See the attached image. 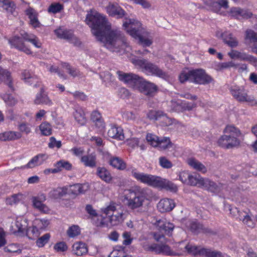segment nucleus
Segmentation results:
<instances>
[{
  "instance_id": "obj_35",
  "label": "nucleus",
  "mask_w": 257,
  "mask_h": 257,
  "mask_svg": "<svg viewBox=\"0 0 257 257\" xmlns=\"http://www.w3.org/2000/svg\"><path fill=\"white\" fill-rule=\"evenodd\" d=\"M0 3H2V7L8 13L13 14L16 9L15 4L11 0H0Z\"/></svg>"
},
{
  "instance_id": "obj_20",
  "label": "nucleus",
  "mask_w": 257,
  "mask_h": 257,
  "mask_svg": "<svg viewBox=\"0 0 257 257\" xmlns=\"http://www.w3.org/2000/svg\"><path fill=\"white\" fill-rule=\"evenodd\" d=\"M48 158L45 154H40L33 157L23 168H33L42 165Z\"/></svg>"
},
{
  "instance_id": "obj_19",
  "label": "nucleus",
  "mask_w": 257,
  "mask_h": 257,
  "mask_svg": "<svg viewBox=\"0 0 257 257\" xmlns=\"http://www.w3.org/2000/svg\"><path fill=\"white\" fill-rule=\"evenodd\" d=\"M9 43L13 45L17 49L23 51L27 54H31V50L26 47L21 38L18 36H15L9 40Z\"/></svg>"
},
{
  "instance_id": "obj_50",
  "label": "nucleus",
  "mask_w": 257,
  "mask_h": 257,
  "mask_svg": "<svg viewBox=\"0 0 257 257\" xmlns=\"http://www.w3.org/2000/svg\"><path fill=\"white\" fill-rule=\"evenodd\" d=\"M34 224L36 225L39 229H43L48 226L49 221L45 219H36L34 222Z\"/></svg>"
},
{
  "instance_id": "obj_5",
  "label": "nucleus",
  "mask_w": 257,
  "mask_h": 257,
  "mask_svg": "<svg viewBox=\"0 0 257 257\" xmlns=\"http://www.w3.org/2000/svg\"><path fill=\"white\" fill-rule=\"evenodd\" d=\"M123 27L131 36L139 39L140 43L143 47H149L152 44L151 39L145 38L141 35L143 28L139 21L135 19H126L123 22Z\"/></svg>"
},
{
  "instance_id": "obj_13",
  "label": "nucleus",
  "mask_w": 257,
  "mask_h": 257,
  "mask_svg": "<svg viewBox=\"0 0 257 257\" xmlns=\"http://www.w3.org/2000/svg\"><path fill=\"white\" fill-rule=\"evenodd\" d=\"M158 87L154 83L143 80L138 90L148 97H153L158 91Z\"/></svg>"
},
{
  "instance_id": "obj_4",
  "label": "nucleus",
  "mask_w": 257,
  "mask_h": 257,
  "mask_svg": "<svg viewBox=\"0 0 257 257\" xmlns=\"http://www.w3.org/2000/svg\"><path fill=\"white\" fill-rule=\"evenodd\" d=\"M225 134L218 140V144L221 147L230 149L237 147L240 145V141L237 138L241 136L239 129L232 125H227L224 130Z\"/></svg>"
},
{
  "instance_id": "obj_40",
  "label": "nucleus",
  "mask_w": 257,
  "mask_h": 257,
  "mask_svg": "<svg viewBox=\"0 0 257 257\" xmlns=\"http://www.w3.org/2000/svg\"><path fill=\"white\" fill-rule=\"evenodd\" d=\"M223 40L225 44L232 48L237 47L238 44L236 39L233 37L231 33L228 32H225V36L223 37Z\"/></svg>"
},
{
  "instance_id": "obj_54",
  "label": "nucleus",
  "mask_w": 257,
  "mask_h": 257,
  "mask_svg": "<svg viewBox=\"0 0 257 257\" xmlns=\"http://www.w3.org/2000/svg\"><path fill=\"white\" fill-rule=\"evenodd\" d=\"M245 39L251 42H257V33L252 30H247L245 32Z\"/></svg>"
},
{
  "instance_id": "obj_31",
  "label": "nucleus",
  "mask_w": 257,
  "mask_h": 257,
  "mask_svg": "<svg viewBox=\"0 0 257 257\" xmlns=\"http://www.w3.org/2000/svg\"><path fill=\"white\" fill-rule=\"evenodd\" d=\"M75 119L80 125H84L86 122V119L85 116V114L83 109L79 107H76L75 111L73 113Z\"/></svg>"
},
{
  "instance_id": "obj_1",
  "label": "nucleus",
  "mask_w": 257,
  "mask_h": 257,
  "mask_svg": "<svg viewBox=\"0 0 257 257\" xmlns=\"http://www.w3.org/2000/svg\"><path fill=\"white\" fill-rule=\"evenodd\" d=\"M85 22L91 28L92 33L96 38L111 51L121 55L130 49L121 32L112 29L110 23L103 15L91 12L87 15Z\"/></svg>"
},
{
  "instance_id": "obj_38",
  "label": "nucleus",
  "mask_w": 257,
  "mask_h": 257,
  "mask_svg": "<svg viewBox=\"0 0 257 257\" xmlns=\"http://www.w3.org/2000/svg\"><path fill=\"white\" fill-rule=\"evenodd\" d=\"M188 164L193 168L203 173H205L207 171L206 168L205 166L194 159H189L188 160Z\"/></svg>"
},
{
  "instance_id": "obj_56",
  "label": "nucleus",
  "mask_w": 257,
  "mask_h": 257,
  "mask_svg": "<svg viewBox=\"0 0 257 257\" xmlns=\"http://www.w3.org/2000/svg\"><path fill=\"white\" fill-rule=\"evenodd\" d=\"M161 115H162L161 111L150 110L147 114V117L150 120H159L160 119Z\"/></svg>"
},
{
  "instance_id": "obj_48",
  "label": "nucleus",
  "mask_w": 257,
  "mask_h": 257,
  "mask_svg": "<svg viewBox=\"0 0 257 257\" xmlns=\"http://www.w3.org/2000/svg\"><path fill=\"white\" fill-rule=\"evenodd\" d=\"M146 140L152 146L157 147L158 146L159 138L157 136L148 134L146 136Z\"/></svg>"
},
{
  "instance_id": "obj_42",
  "label": "nucleus",
  "mask_w": 257,
  "mask_h": 257,
  "mask_svg": "<svg viewBox=\"0 0 257 257\" xmlns=\"http://www.w3.org/2000/svg\"><path fill=\"white\" fill-rule=\"evenodd\" d=\"M204 178H203L200 176V175L198 174L192 175L190 174L189 179L188 181V183L187 184L190 185L191 186H199L201 187L202 184L203 182L202 180H204Z\"/></svg>"
},
{
  "instance_id": "obj_14",
  "label": "nucleus",
  "mask_w": 257,
  "mask_h": 257,
  "mask_svg": "<svg viewBox=\"0 0 257 257\" xmlns=\"http://www.w3.org/2000/svg\"><path fill=\"white\" fill-rule=\"evenodd\" d=\"M103 157L108 164L114 168L119 170H123L126 168V164L119 157L112 156L107 152L103 153Z\"/></svg>"
},
{
  "instance_id": "obj_3",
  "label": "nucleus",
  "mask_w": 257,
  "mask_h": 257,
  "mask_svg": "<svg viewBox=\"0 0 257 257\" xmlns=\"http://www.w3.org/2000/svg\"><path fill=\"white\" fill-rule=\"evenodd\" d=\"M22 79L25 83L32 85L35 88L40 87V91L36 95L34 102L36 104H45L51 105L52 101L45 93L44 89L40 80L33 73L29 70H25L22 73Z\"/></svg>"
},
{
  "instance_id": "obj_30",
  "label": "nucleus",
  "mask_w": 257,
  "mask_h": 257,
  "mask_svg": "<svg viewBox=\"0 0 257 257\" xmlns=\"http://www.w3.org/2000/svg\"><path fill=\"white\" fill-rule=\"evenodd\" d=\"M96 155L93 154H88L81 157V162L86 166L94 168L96 166Z\"/></svg>"
},
{
  "instance_id": "obj_44",
  "label": "nucleus",
  "mask_w": 257,
  "mask_h": 257,
  "mask_svg": "<svg viewBox=\"0 0 257 257\" xmlns=\"http://www.w3.org/2000/svg\"><path fill=\"white\" fill-rule=\"evenodd\" d=\"M41 134L43 136H48L52 134V127L50 124L47 122H42L39 126Z\"/></svg>"
},
{
  "instance_id": "obj_21",
  "label": "nucleus",
  "mask_w": 257,
  "mask_h": 257,
  "mask_svg": "<svg viewBox=\"0 0 257 257\" xmlns=\"http://www.w3.org/2000/svg\"><path fill=\"white\" fill-rule=\"evenodd\" d=\"M156 187L165 189L172 192L175 193L178 190L177 186L172 182L159 177Z\"/></svg>"
},
{
  "instance_id": "obj_6",
  "label": "nucleus",
  "mask_w": 257,
  "mask_h": 257,
  "mask_svg": "<svg viewBox=\"0 0 257 257\" xmlns=\"http://www.w3.org/2000/svg\"><path fill=\"white\" fill-rule=\"evenodd\" d=\"M132 62L136 66H139L143 71L149 74L157 76L160 78L167 79L169 78L168 74L159 68L157 65L149 62L145 59H134Z\"/></svg>"
},
{
  "instance_id": "obj_18",
  "label": "nucleus",
  "mask_w": 257,
  "mask_h": 257,
  "mask_svg": "<svg viewBox=\"0 0 257 257\" xmlns=\"http://www.w3.org/2000/svg\"><path fill=\"white\" fill-rule=\"evenodd\" d=\"M230 14L232 17L237 19H248L252 16L251 13L238 7L232 8L230 10Z\"/></svg>"
},
{
  "instance_id": "obj_22",
  "label": "nucleus",
  "mask_w": 257,
  "mask_h": 257,
  "mask_svg": "<svg viewBox=\"0 0 257 257\" xmlns=\"http://www.w3.org/2000/svg\"><path fill=\"white\" fill-rule=\"evenodd\" d=\"M0 81L4 82L12 90H14L12 85V78L10 72L2 67H0Z\"/></svg>"
},
{
  "instance_id": "obj_24",
  "label": "nucleus",
  "mask_w": 257,
  "mask_h": 257,
  "mask_svg": "<svg viewBox=\"0 0 257 257\" xmlns=\"http://www.w3.org/2000/svg\"><path fill=\"white\" fill-rule=\"evenodd\" d=\"M189 227L190 230L195 234L200 232H204L205 233H212L213 232L210 229L204 228L202 224L196 221L190 222Z\"/></svg>"
},
{
  "instance_id": "obj_36",
  "label": "nucleus",
  "mask_w": 257,
  "mask_h": 257,
  "mask_svg": "<svg viewBox=\"0 0 257 257\" xmlns=\"http://www.w3.org/2000/svg\"><path fill=\"white\" fill-rule=\"evenodd\" d=\"M26 222L25 219L22 218L17 219L15 223V228L14 232L20 233L24 234L27 230Z\"/></svg>"
},
{
  "instance_id": "obj_57",
  "label": "nucleus",
  "mask_w": 257,
  "mask_h": 257,
  "mask_svg": "<svg viewBox=\"0 0 257 257\" xmlns=\"http://www.w3.org/2000/svg\"><path fill=\"white\" fill-rule=\"evenodd\" d=\"M62 146V143L60 141H57L54 137H51L49 139V143H48V147L50 149L56 148L60 149Z\"/></svg>"
},
{
  "instance_id": "obj_58",
  "label": "nucleus",
  "mask_w": 257,
  "mask_h": 257,
  "mask_svg": "<svg viewBox=\"0 0 257 257\" xmlns=\"http://www.w3.org/2000/svg\"><path fill=\"white\" fill-rule=\"evenodd\" d=\"M159 164L163 168L170 169L172 167V163L166 157H161L159 158Z\"/></svg>"
},
{
  "instance_id": "obj_33",
  "label": "nucleus",
  "mask_w": 257,
  "mask_h": 257,
  "mask_svg": "<svg viewBox=\"0 0 257 257\" xmlns=\"http://www.w3.org/2000/svg\"><path fill=\"white\" fill-rule=\"evenodd\" d=\"M55 33L58 38L66 40L68 42L73 35V33L71 30H67L61 28L55 30Z\"/></svg>"
},
{
  "instance_id": "obj_49",
  "label": "nucleus",
  "mask_w": 257,
  "mask_h": 257,
  "mask_svg": "<svg viewBox=\"0 0 257 257\" xmlns=\"http://www.w3.org/2000/svg\"><path fill=\"white\" fill-rule=\"evenodd\" d=\"M5 250L6 252L16 254H19L22 252V250L20 249V247L17 244L14 243L9 244L6 246L5 248Z\"/></svg>"
},
{
  "instance_id": "obj_28",
  "label": "nucleus",
  "mask_w": 257,
  "mask_h": 257,
  "mask_svg": "<svg viewBox=\"0 0 257 257\" xmlns=\"http://www.w3.org/2000/svg\"><path fill=\"white\" fill-rule=\"evenodd\" d=\"M25 12L30 20L31 24L35 28L39 27L40 23L38 21L36 11L32 8L29 7Z\"/></svg>"
},
{
  "instance_id": "obj_15",
  "label": "nucleus",
  "mask_w": 257,
  "mask_h": 257,
  "mask_svg": "<svg viewBox=\"0 0 257 257\" xmlns=\"http://www.w3.org/2000/svg\"><path fill=\"white\" fill-rule=\"evenodd\" d=\"M106 9L108 14L111 17L121 18L125 15L124 11L116 3H109Z\"/></svg>"
},
{
  "instance_id": "obj_7",
  "label": "nucleus",
  "mask_w": 257,
  "mask_h": 257,
  "mask_svg": "<svg viewBox=\"0 0 257 257\" xmlns=\"http://www.w3.org/2000/svg\"><path fill=\"white\" fill-rule=\"evenodd\" d=\"M166 240L160 241L161 243L145 244L143 247L145 250L154 252L156 254L168 256H180L181 253L179 251H174L168 245L166 244Z\"/></svg>"
},
{
  "instance_id": "obj_26",
  "label": "nucleus",
  "mask_w": 257,
  "mask_h": 257,
  "mask_svg": "<svg viewBox=\"0 0 257 257\" xmlns=\"http://www.w3.org/2000/svg\"><path fill=\"white\" fill-rule=\"evenodd\" d=\"M202 181L203 183L201 187H204L208 191L213 193H218L220 191V185H217L208 179H204Z\"/></svg>"
},
{
  "instance_id": "obj_25",
  "label": "nucleus",
  "mask_w": 257,
  "mask_h": 257,
  "mask_svg": "<svg viewBox=\"0 0 257 257\" xmlns=\"http://www.w3.org/2000/svg\"><path fill=\"white\" fill-rule=\"evenodd\" d=\"M21 36L23 39L30 42L36 48H39L41 47V43L35 35L23 31L21 32Z\"/></svg>"
},
{
  "instance_id": "obj_55",
  "label": "nucleus",
  "mask_w": 257,
  "mask_h": 257,
  "mask_svg": "<svg viewBox=\"0 0 257 257\" xmlns=\"http://www.w3.org/2000/svg\"><path fill=\"white\" fill-rule=\"evenodd\" d=\"M22 198L21 194H15L12 196L11 197L8 198L6 199V203L8 204L12 205L18 203L20 201Z\"/></svg>"
},
{
  "instance_id": "obj_9",
  "label": "nucleus",
  "mask_w": 257,
  "mask_h": 257,
  "mask_svg": "<svg viewBox=\"0 0 257 257\" xmlns=\"http://www.w3.org/2000/svg\"><path fill=\"white\" fill-rule=\"evenodd\" d=\"M117 74L119 80L134 89H138L143 80L142 77L133 73H126L118 71L117 72Z\"/></svg>"
},
{
  "instance_id": "obj_29",
  "label": "nucleus",
  "mask_w": 257,
  "mask_h": 257,
  "mask_svg": "<svg viewBox=\"0 0 257 257\" xmlns=\"http://www.w3.org/2000/svg\"><path fill=\"white\" fill-rule=\"evenodd\" d=\"M22 137L19 132L9 131L0 134V140L3 141H10L18 140Z\"/></svg>"
},
{
  "instance_id": "obj_10",
  "label": "nucleus",
  "mask_w": 257,
  "mask_h": 257,
  "mask_svg": "<svg viewBox=\"0 0 257 257\" xmlns=\"http://www.w3.org/2000/svg\"><path fill=\"white\" fill-rule=\"evenodd\" d=\"M229 90L232 96L238 102L252 103L254 101L253 96L248 95L247 90L243 86H232Z\"/></svg>"
},
{
  "instance_id": "obj_37",
  "label": "nucleus",
  "mask_w": 257,
  "mask_h": 257,
  "mask_svg": "<svg viewBox=\"0 0 257 257\" xmlns=\"http://www.w3.org/2000/svg\"><path fill=\"white\" fill-rule=\"evenodd\" d=\"M54 166L55 167H56L58 172H60L63 169L70 171L72 168V165L69 162L64 160H61L57 162L54 164Z\"/></svg>"
},
{
  "instance_id": "obj_62",
  "label": "nucleus",
  "mask_w": 257,
  "mask_h": 257,
  "mask_svg": "<svg viewBox=\"0 0 257 257\" xmlns=\"http://www.w3.org/2000/svg\"><path fill=\"white\" fill-rule=\"evenodd\" d=\"M236 65L232 61H230L228 62L219 63L217 65L216 69L217 70L220 71L224 69H227L230 67H234Z\"/></svg>"
},
{
  "instance_id": "obj_23",
  "label": "nucleus",
  "mask_w": 257,
  "mask_h": 257,
  "mask_svg": "<svg viewBox=\"0 0 257 257\" xmlns=\"http://www.w3.org/2000/svg\"><path fill=\"white\" fill-rule=\"evenodd\" d=\"M96 175L106 183H110L112 180V176L109 170L103 167H99L96 169Z\"/></svg>"
},
{
  "instance_id": "obj_17",
  "label": "nucleus",
  "mask_w": 257,
  "mask_h": 257,
  "mask_svg": "<svg viewBox=\"0 0 257 257\" xmlns=\"http://www.w3.org/2000/svg\"><path fill=\"white\" fill-rule=\"evenodd\" d=\"M46 197L42 194L38 196H34L32 198L33 206L41 212L47 213L49 212V208L43 202L45 201Z\"/></svg>"
},
{
  "instance_id": "obj_41",
  "label": "nucleus",
  "mask_w": 257,
  "mask_h": 257,
  "mask_svg": "<svg viewBox=\"0 0 257 257\" xmlns=\"http://www.w3.org/2000/svg\"><path fill=\"white\" fill-rule=\"evenodd\" d=\"M184 248L185 250L187 251L188 253L194 255H196L198 254L203 255V253L201 252V251L203 249H205V248H201L200 247H198L191 244H185L184 245Z\"/></svg>"
},
{
  "instance_id": "obj_43",
  "label": "nucleus",
  "mask_w": 257,
  "mask_h": 257,
  "mask_svg": "<svg viewBox=\"0 0 257 257\" xmlns=\"http://www.w3.org/2000/svg\"><path fill=\"white\" fill-rule=\"evenodd\" d=\"M123 220V213L122 212H120L111 215L109 218V222L111 225L114 226L122 222Z\"/></svg>"
},
{
  "instance_id": "obj_51",
  "label": "nucleus",
  "mask_w": 257,
  "mask_h": 257,
  "mask_svg": "<svg viewBox=\"0 0 257 257\" xmlns=\"http://www.w3.org/2000/svg\"><path fill=\"white\" fill-rule=\"evenodd\" d=\"M50 235L49 233H46L39 238L36 241L37 245L39 247H43L49 240Z\"/></svg>"
},
{
  "instance_id": "obj_52",
  "label": "nucleus",
  "mask_w": 257,
  "mask_h": 257,
  "mask_svg": "<svg viewBox=\"0 0 257 257\" xmlns=\"http://www.w3.org/2000/svg\"><path fill=\"white\" fill-rule=\"evenodd\" d=\"M116 210V203L112 202H110V204L105 207L101 208V211L107 215L111 214Z\"/></svg>"
},
{
  "instance_id": "obj_46",
  "label": "nucleus",
  "mask_w": 257,
  "mask_h": 257,
  "mask_svg": "<svg viewBox=\"0 0 257 257\" xmlns=\"http://www.w3.org/2000/svg\"><path fill=\"white\" fill-rule=\"evenodd\" d=\"M62 66L64 69H65L68 73L73 77L80 75L79 71L74 68L72 67L68 63H62Z\"/></svg>"
},
{
  "instance_id": "obj_61",
  "label": "nucleus",
  "mask_w": 257,
  "mask_h": 257,
  "mask_svg": "<svg viewBox=\"0 0 257 257\" xmlns=\"http://www.w3.org/2000/svg\"><path fill=\"white\" fill-rule=\"evenodd\" d=\"M3 98L7 104L10 106L15 105L17 102L14 96L10 94H5Z\"/></svg>"
},
{
  "instance_id": "obj_27",
  "label": "nucleus",
  "mask_w": 257,
  "mask_h": 257,
  "mask_svg": "<svg viewBox=\"0 0 257 257\" xmlns=\"http://www.w3.org/2000/svg\"><path fill=\"white\" fill-rule=\"evenodd\" d=\"M73 253L77 256L85 254L88 252L87 245L81 242H76L72 246Z\"/></svg>"
},
{
  "instance_id": "obj_64",
  "label": "nucleus",
  "mask_w": 257,
  "mask_h": 257,
  "mask_svg": "<svg viewBox=\"0 0 257 257\" xmlns=\"http://www.w3.org/2000/svg\"><path fill=\"white\" fill-rule=\"evenodd\" d=\"M160 121L163 125L168 126L172 123V120L171 118L168 117L165 113L162 111V115L160 116Z\"/></svg>"
},
{
  "instance_id": "obj_34",
  "label": "nucleus",
  "mask_w": 257,
  "mask_h": 257,
  "mask_svg": "<svg viewBox=\"0 0 257 257\" xmlns=\"http://www.w3.org/2000/svg\"><path fill=\"white\" fill-rule=\"evenodd\" d=\"M68 193V188L66 187H58L53 189L49 192L50 197L57 199L60 198Z\"/></svg>"
},
{
  "instance_id": "obj_32",
  "label": "nucleus",
  "mask_w": 257,
  "mask_h": 257,
  "mask_svg": "<svg viewBox=\"0 0 257 257\" xmlns=\"http://www.w3.org/2000/svg\"><path fill=\"white\" fill-rule=\"evenodd\" d=\"M108 136L113 139L122 140L124 139L123 131L121 127L112 126L108 131Z\"/></svg>"
},
{
  "instance_id": "obj_8",
  "label": "nucleus",
  "mask_w": 257,
  "mask_h": 257,
  "mask_svg": "<svg viewBox=\"0 0 257 257\" xmlns=\"http://www.w3.org/2000/svg\"><path fill=\"white\" fill-rule=\"evenodd\" d=\"M155 224L161 232V233L157 232L152 233L154 238L157 242L163 241L166 240V238L163 234L169 236L171 235L175 227L172 223L168 221L166 219L157 220Z\"/></svg>"
},
{
  "instance_id": "obj_45",
  "label": "nucleus",
  "mask_w": 257,
  "mask_h": 257,
  "mask_svg": "<svg viewBox=\"0 0 257 257\" xmlns=\"http://www.w3.org/2000/svg\"><path fill=\"white\" fill-rule=\"evenodd\" d=\"M171 147L172 144L170 139L168 138H164L163 139H159L158 146H157L160 150H164Z\"/></svg>"
},
{
  "instance_id": "obj_12",
  "label": "nucleus",
  "mask_w": 257,
  "mask_h": 257,
  "mask_svg": "<svg viewBox=\"0 0 257 257\" xmlns=\"http://www.w3.org/2000/svg\"><path fill=\"white\" fill-rule=\"evenodd\" d=\"M212 78L202 69L191 71V82L199 84H206L211 82Z\"/></svg>"
},
{
  "instance_id": "obj_63",
  "label": "nucleus",
  "mask_w": 257,
  "mask_h": 257,
  "mask_svg": "<svg viewBox=\"0 0 257 257\" xmlns=\"http://www.w3.org/2000/svg\"><path fill=\"white\" fill-rule=\"evenodd\" d=\"M48 69L51 73L57 74L60 78L63 79H67V76L63 73L60 72L58 67L52 65L50 66L49 68H48Z\"/></svg>"
},
{
  "instance_id": "obj_11",
  "label": "nucleus",
  "mask_w": 257,
  "mask_h": 257,
  "mask_svg": "<svg viewBox=\"0 0 257 257\" xmlns=\"http://www.w3.org/2000/svg\"><path fill=\"white\" fill-rule=\"evenodd\" d=\"M131 173L132 175L138 181L149 186L156 187L159 177L140 173L137 172L136 169L132 170Z\"/></svg>"
},
{
  "instance_id": "obj_2",
  "label": "nucleus",
  "mask_w": 257,
  "mask_h": 257,
  "mask_svg": "<svg viewBox=\"0 0 257 257\" xmlns=\"http://www.w3.org/2000/svg\"><path fill=\"white\" fill-rule=\"evenodd\" d=\"M148 190L136 186L125 191L124 199L126 206L131 209L142 207L148 196Z\"/></svg>"
},
{
  "instance_id": "obj_16",
  "label": "nucleus",
  "mask_w": 257,
  "mask_h": 257,
  "mask_svg": "<svg viewBox=\"0 0 257 257\" xmlns=\"http://www.w3.org/2000/svg\"><path fill=\"white\" fill-rule=\"evenodd\" d=\"M175 205L173 199L165 198L160 200L157 204V208L160 212L164 213L172 211Z\"/></svg>"
},
{
  "instance_id": "obj_59",
  "label": "nucleus",
  "mask_w": 257,
  "mask_h": 257,
  "mask_svg": "<svg viewBox=\"0 0 257 257\" xmlns=\"http://www.w3.org/2000/svg\"><path fill=\"white\" fill-rule=\"evenodd\" d=\"M63 9V6L59 3L51 4L48 8V12L53 14L57 13Z\"/></svg>"
},
{
  "instance_id": "obj_47",
  "label": "nucleus",
  "mask_w": 257,
  "mask_h": 257,
  "mask_svg": "<svg viewBox=\"0 0 257 257\" xmlns=\"http://www.w3.org/2000/svg\"><path fill=\"white\" fill-rule=\"evenodd\" d=\"M245 53H241L235 50H232L228 53V56L231 59H237L240 60H244L245 58Z\"/></svg>"
},
{
  "instance_id": "obj_53",
  "label": "nucleus",
  "mask_w": 257,
  "mask_h": 257,
  "mask_svg": "<svg viewBox=\"0 0 257 257\" xmlns=\"http://www.w3.org/2000/svg\"><path fill=\"white\" fill-rule=\"evenodd\" d=\"M67 233L70 237H75L80 233L79 227L77 225H72L68 228Z\"/></svg>"
},
{
  "instance_id": "obj_39",
  "label": "nucleus",
  "mask_w": 257,
  "mask_h": 257,
  "mask_svg": "<svg viewBox=\"0 0 257 257\" xmlns=\"http://www.w3.org/2000/svg\"><path fill=\"white\" fill-rule=\"evenodd\" d=\"M91 119L98 128H103L104 127V123L101 118V114L98 111H93L91 113Z\"/></svg>"
},
{
  "instance_id": "obj_60",
  "label": "nucleus",
  "mask_w": 257,
  "mask_h": 257,
  "mask_svg": "<svg viewBox=\"0 0 257 257\" xmlns=\"http://www.w3.org/2000/svg\"><path fill=\"white\" fill-rule=\"evenodd\" d=\"M203 255L205 257H221L222 255L220 252L211 251L209 249H205L201 251Z\"/></svg>"
}]
</instances>
